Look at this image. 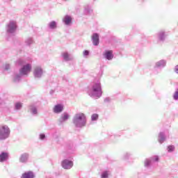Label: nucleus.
I'll list each match as a JSON object with an SVG mask.
<instances>
[{"instance_id":"nucleus-20","label":"nucleus","mask_w":178,"mask_h":178,"mask_svg":"<svg viewBox=\"0 0 178 178\" xmlns=\"http://www.w3.org/2000/svg\"><path fill=\"white\" fill-rule=\"evenodd\" d=\"M34 177H35V175H34V172H33L32 171H28V172H24L21 176V178H34Z\"/></svg>"},{"instance_id":"nucleus-35","label":"nucleus","mask_w":178,"mask_h":178,"mask_svg":"<svg viewBox=\"0 0 178 178\" xmlns=\"http://www.w3.org/2000/svg\"><path fill=\"white\" fill-rule=\"evenodd\" d=\"M108 176V175L107 171H104L102 173V178H107Z\"/></svg>"},{"instance_id":"nucleus-32","label":"nucleus","mask_w":178,"mask_h":178,"mask_svg":"<svg viewBox=\"0 0 178 178\" xmlns=\"http://www.w3.org/2000/svg\"><path fill=\"white\" fill-rule=\"evenodd\" d=\"M83 58H88V55H90V51L88 50L83 51Z\"/></svg>"},{"instance_id":"nucleus-40","label":"nucleus","mask_w":178,"mask_h":178,"mask_svg":"<svg viewBox=\"0 0 178 178\" xmlns=\"http://www.w3.org/2000/svg\"><path fill=\"white\" fill-rule=\"evenodd\" d=\"M0 108H3V103H0Z\"/></svg>"},{"instance_id":"nucleus-15","label":"nucleus","mask_w":178,"mask_h":178,"mask_svg":"<svg viewBox=\"0 0 178 178\" xmlns=\"http://www.w3.org/2000/svg\"><path fill=\"white\" fill-rule=\"evenodd\" d=\"M92 41L95 47L99 45V35H98V33H93L92 35Z\"/></svg>"},{"instance_id":"nucleus-34","label":"nucleus","mask_w":178,"mask_h":178,"mask_svg":"<svg viewBox=\"0 0 178 178\" xmlns=\"http://www.w3.org/2000/svg\"><path fill=\"white\" fill-rule=\"evenodd\" d=\"M39 138L42 140L44 141V140H45L46 136H45V134H40L39 135Z\"/></svg>"},{"instance_id":"nucleus-41","label":"nucleus","mask_w":178,"mask_h":178,"mask_svg":"<svg viewBox=\"0 0 178 178\" xmlns=\"http://www.w3.org/2000/svg\"><path fill=\"white\" fill-rule=\"evenodd\" d=\"M7 1H8L7 2H8V3L12 2V0H7Z\"/></svg>"},{"instance_id":"nucleus-29","label":"nucleus","mask_w":178,"mask_h":178,"mask_svg":"<svg viewBox=\"0 0 178 178\" xmlns=\"http://www.w3.org/2000/svg\"><path fill=\"white\" fill-rule=\"evenodd\" d=\"M17 63L20 66H24V64L26 63V62L23 59H19L17 60Z\"/></svg>"},{"instance_id":"nucleus-17","label":"nucleus","mask_w":178,"mask_h":178,"mask_svg":"<svg viewBox=\"0 0 178 178\" xmlns=\"http://www.w3.org/2000/svg\"><path fill=\"white\" fill-rule=\"evenodd\" d=\"M9 159V153L1 152H0V162H6Z\"/></svg>"},{"instance_id":"nucleus-19","label":"nucleus","mask_w":178,"mask_h":178,"mask_svg":"<svg viewBox=\"0 0 178 178\" xmlns=\"http://www.w3.org/2000/svg\"><path fill=\"white\" fill-rule=\"evenodd\" d=\"M158 141L160 144H163L166 141V135L165 132H160L158 136Z\"/></svg>"},{"instance_id":"nucleus-31","label":"nucleus","mask_w":178,"mask_h":178,"mask_svg":"<svg viewBox=\"0 0 178 178\" xmlns=\"http://www.w3.org/2000/svg\"><path fill=\"white\" fill-rule=\"evenodd\" d=\"M167 149L168 152H173L175 151V146L169 145Z\"/></svg>"},{"instance_id":"nucleus-9","label":"nucleus","mask_w":178,"mask_h":178,"mask_svg":"<svg viewBox=\"0 0 178 178\" xmlns=\"http://www.w3.org/2000/svg\"><path fill=\"white\" fill-rule=\"evenodd\" d=\"M61 165L63 169H72V168H73V161L65 159L62 161Z\"/></svg>"},{"instance_id":"nucleus-33","label":"nucleus","mask_w":178,"mask_h":178,"mask_svg":"<svg viewBox=\"0 0 178 178\" xmlns=\"http://www.w3.org/2000/svg\"><path fill=\"white\" fill-rule=\"evenodd\" d=\"M173 99H175V101H178V90L175 92L173 95Z\"/></svg>"},{"instance_id":"nucleus-22","label":"nucleus","mask_w":178,"mask_h":178,"mask_svg":"<svg viewBox=\"0 0 178 178\" xmlns=\"http://www.w3.org/2000/svg\"><path fill=\"white\" fill-rule=\"evenodd\" d=\"M132 154L130 152H125L122 156V161H125L126 162L130 161L131 159Z\"/></svg>"},{"instance_id":"nucleus-2","label":"nucleus","mask_w":178,"mask_h":178,"mask_svg":"<svg viewBox=\"0 0 178 178\" xmlns=\"http://www.w3.org/2000/svg\"><path fill=\"white\" fill-rule=\"evenodd\" d=\"M72 123L76 129H83L87 124V116L83 113H76L72 118Z\"/></svg>"},{"instance_id":"nucleus-18","label":"nucleus","mask_w":178,"mask_h":178,"mask_svg":"<svg viewBox=\"0 0 178 178\" xmlns=\"http://www.w3.org/2000/svg\"><path fill=\"white\" fill-rule=\"evenodd\" d=\"M72 16L67 15L64 16L63 18V22L64 24H65V26H70V24H72Z\"/></svg>"},{"instance_id":"nucleus-39","label":"nucleus","mask_w":178,"mask_h":178,"mask_svg":"<svg viewBox=\"0 0 178 178\" xmlns=\"http://www.w3.org/2000/svg\"><path fill=\"white\" fill-rule=\"evenodd\" d=\"M54 92H55V90H50V95H54Z\"/></svg>"},{"instance_id":"nucleus-11","label":"nucleus","mask_w":178,"mask_h":178,"mask_svg":"<svg viewBox=\"0 0 178 178\" xmlns=\"http://www.w3.org/2000/svg\"><path fill=\"white\" fill-rule=\"evenodd\" d=\"M103 56L107 60H112L113 59V51L112 50H107L103 54Z\"/></svg>"},{"instance_id":"nucleus-12","label":"nucleus","mask_w":178,"mask_h":178,"mask_svg":"<svg viewBox=\"0 0 178 178\" xmlns=\"http://www.w3.org/2000/svg\"><path fill=\"white\" fill-rule=\"evenodd\" d=\"M166 32L163 30H161L157 33V38L159 41H165L167 37Z\"/></svg>"},{"instance_id":"nucleus-37","label":"nucleus","mask_w":178,"mask_h":178,"mask_svg":"<svg viewBox=\"0 0 178 178\" xmlns=\"http://www.w3.org/2000/svg\"><path fill=\"white\" fill-rule=\"evenodd\" d=\"M174 72L178 74V65H177L174 68Z\"/></svg>"},{"instance_id":"nucleus-24","label":"nucleus","mask_w":178,"mask_h":178,"mask_svg":"<svg viewBox=\"0 0 178 178\" xmlns=\"http://www.w3.org/2000/svg\"><path fill=\"white\" fill-rule=\"evenodd\" d=\"M23 76H22V74H20V73L19 74H15L13 76V81L14 83H19V81H20L22 80V78Z\"/></svg>"},{"instance_id":"nucleus-10","label":"nucleus","mask_w":178,"mask_h":178,"mask_svg":"<svg viewBox=\"0 0 178 178\" xmlns=\"http://www.w3.org/2000/svg\"><path fill=\"white\" fill-rule=\"evenodd\" d=\"M29 158H30L29 153H23L20 155L19 161L21 163H27L29 162Z\"/></svg>"},{"instance_id":"nucleus-14","label":"nucleus","mask_w":178,"mask_h":178,"mask_svg":"<svg viewBox=\"0 0 178 178\" xmlns=\"http://www.w3.org/2000/svg\"><path fill=\"white\" fill-rule=\"evenodd\" d=\"M166 60H160L155 63L154 67L157 69H163L166 66Z\"/></svg>"},{"instance_id":"nucleus-13","label":"nucleus","mask_w":178,"mask_h":178,"mask_svg":"<svg viewBox=\"0 0 178 178\" xmlns=\"http://www.w3.org/2000/svg\"><path fill=\"white\" fill-rule=\"evenodd\" d=\"M29 111L33 116H37L38 115V107L35 104H31L29 106Z\"/></svg>"},{"instance_id":"nucleus-26","label":"nucleus","mask_w":178,"mask_h":178,"mask_svg":"<svg viewBox=\"0 0 178 178\" xmlns=\"http://www.w3.org/2000/svg\"><path fill=\"white\" fill-rule=\"evenodd\" d=\"M22 106H23V105L22 104V103L17 102V103L15 104L14 109L15 111H20V109H22Z\"/></svg>"},{"instance_id":"nucleus-25","label":"nucleus","mask_w":178,"mask_h":178,"mask_svg":"<svg viewBox=\"0 0 178 178\" xmlns=\"http://www.w3.org/2000/svg\"><path fill=\"white\" fill-rule=\"evenodd\" d=\"M24 42L27 47H30V45H33V44H34V40L33 38L29 37L25 40Z\"/></svg>"},{"instance_id":"nucleus-36","label":"nucleus","mask_w":178,"mask_h":178,"mask_svg":"<svg viewBox=\"0 0 178 178\" xmlns=\"http://www.w3.org/2000/svg\"><path fill=\"white\" fill-rule=\"evenodd\" d=\"M9 69H10V64H8V63L5 64L4 70H9Z\"/></svg>"},{"instance_id":"nucleus-3","label":"nucleus","mask_w":178,"mask_h":178,"mask_svg":"<svg viewBox=\"0 0 178 178\" xmlns=\"http://www.w3.org/2000/svg\"><path fill=\"white\" fill-rule=\"evenodd\" d=\"M10 136V129L7 125L0 126V140H3L9 138Z\"/></svg>"},{"instance_id":"nucleus-7","label":"nucleus","mask_w":178,"mask_h":178,"mask_svg":"<svg viewBox=\"0 0 178 178\" xmlns=\"http://www.w3.org/2000/svg\"><path fill=\"white\" fill-rule=\"evenodd\" d=\"M44 72L42 67L38 65L35 67L33 70V77L35 79H41V77H42V76L44 75Z\"/></svg>"},{"instance_id":"nucleus-1","label":"nucleus","mask_w":178,"mask_h":178,"mask_svg":"<svg viewBox=\"0 0 178 178\" xmlns=\"http://www.w3.org/2000/svg\"><path fill=\"white\" fill-rule=\"evenodd\" d=\"M87 94L93 99H99L102 97V86L101 82H93L91 83L86 90Z\"/></svg>"},{"instance_id":"nucleus-38","label":"nucleus","mask_w":178,"mask_h":178,"mask_svg":"<svg viewBox=\"0 0 178 178\" xmlns=\"http://www.w3.org/2000/svg\"><path fill=\"white\" fill-rule=\"evenodd\" d=\"M24 12L25 13H29V12H30V8H29V7H27L26 8H25V9L24 10Z\"/></svg>"},{"instance_id":"nucleus-27","label":"nucleus","mask_w":178,"mask_h":178,"mask_svg":"<svg viewBox=\"0 0 178 178\" xmlns=\"http://www.w3.org/2000/svg\"><path fill=\"white\" fill-rule=\"evenodd\" d=\"M92 13V10L89 7L87 6L84 9V13L85 15H90Z\"/></svg>"},{"instance_id":"nucleus-5","label":"nucleus","mask_w":178,"mask_h":178,"mask_svg":"<svg viewBox=\"0 0 178 178\" xmlns=\"http://www.w3.org/2000/svg\"><path fill=\"white\" fill-rule=\"evenodd\" d=\"M17 29V24H16V21L11 20L7 25L6 31L8 34H13Z\"/></svg>"},{"instance_id":"nucleus-28","label":"nucleus","mask_w":178,"mask_h":178,"mask_svg":"<svg viewBox=\"0 0 178 178\" xmlns=\"http://www.w3.org/2000/svg\"><path fill=\"white\" fill-rule=\"evenodd\" d=\"M98 118H99V115H98L97 113H94L91 115V121L97 122V120H98Z\"/></svg>"},{"instance_id":"nucleus-16","label":"nucleus","mask_w":178,"mask_h":178,"mask_svg":"<svg viewBox=\"0 0 178 178\" xmlns=\"http://www.w3.org/2000/svg\"><path fill=\"white\" fill-rule=\"evenodd\" d=\"M54 113H61L63 112V105L58 104L54 106L53 108Z\"/></svg>"},{"instance_id":"nucleus-6","label":"nucleus","mask_w":178,"mask_h":178,"mask_svg":"<svg viewBox=\"0 0 178 178\" xmlns=\"http://www.w3.org/2000/svg\"><path fill=\"white\" fill-rule=\"evenodd\" d=\"M31 72V64L27 63L23 65L19 69V74L22 76H29V74Z\"/></svg>"},{"instance_id":"nucleus-21","label":"nucleus","mask_w":178,"mask_h":178,"mask_svg":"<svg viewBox=\"0 0 178 178\" xmlns=\"http://www.w3.org/2000/svg\"><path fill=\"white\" fill-rule=\"evenodd\" d=\"M61 56L65 62H69V60H72V58L70 54L67 52H63L61 54Z\"/></svg>"},{"instance_id":"nucleus-23","label":"nucleus","mask_w":178,"mask_h":178,"mask_svg":"<svg viewBox=\"0 0 178 178\" xmlns=\"http://www.w3.org/2000/svg\"><path fill=\"white\" fill-rule=\"evenodd\" d=\"M48 27L50 30H56V29H58V22L51 21L48 24Z\"/></svg>"},{"instance_id":"nucleus-8","label":"nucleus","mask_w":178,"mask_h":178,"mask_svg":"<svg viewBox=\"0 0 178 178\" xmlns=\"http://www.w3.org/2000/svg\"><path fill=\"white\" fill-rule=\"evenodd\" d=\"M69 118H70V115L66 112H64L63 114H61L60 118L58 119V124H63V123L69 120Z\"/></svg>"},{"instance_id":"nucleus-4","label":"nucleus","mask_w":178,"mask_h":178,"mask_svg":"<svg viewBox=\"0 0 178 178\" xmlns=\"http://www.w3.org/2000/svg\"><path fill=\"white\" fill-rule=\"evenodd\" d=\"M159 161V156H153L149 159H146L145 160V167L147 168V169H149L155 162Z\"/></svg>"},{"instance_id":"nucleus-30","label":"nucleus","mask_w":178,"mask_h":178,"mask_svg":"<svg viewBox=\"0 0 178 178\" xmlns=\"http://www.w3.org/2000/svg\"><path fill=\"white\" fill-rule=\"evenodd\" d=\"M104 102H105V104H109V103L112 102V98H111L109 97H106L104 99Z\"/></svg>"}]
</instances>
